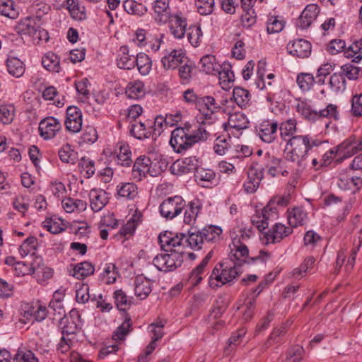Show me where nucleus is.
<instances>
[{
	"instance_id": "nucleus-26",
	"label": "nucleus",
	"mask_w": 362,
	"mask_h": 362,
	"mask_svg": "<svg viewBox=\"0 0 362 362\" xmlns=\"http://www.w3.org/2000/svg\"><path fill=\"white\" fill-rule=\"evenodd\" d=\"M281 159L267 153L264 158L262 165H259L260 168H263V172L267 170V173L272 177H275L279 169L281 167Z\"/></svg>"
},
{
	"instance_id": "nucleus-58",
	"label": "nucleus",
	"mask_w": 362,
	"mask_h": 362,
	"mask_svg": "<svg viewBox=\"0 0 362 362\" xmlns=\"http://www.w3.org/2000/svg\"><path fill=\"white\" fill-rule=\"evenodd\" d=\"M277 209L275 206H272L271 204H268L261 211V217L262 218L263 223L267 225V228L269 226V221H274L277 215Z\"/></svg>"
},
{
	"instance_id": "nucleus-11",
	"label": "nucleus",
	"mask_w": 362,
	"mask_h": 362,
	"mask_svg": "<svg viewBox=\"0 0 362 362\" xmlns=\"http://www.w3.org/2000/svg\"><path fill=\"white\" fill-rule=\"evenodd\" d=\"M60 129L61 124L59 121L53 117H48L43 119L39 124L40 135L45 139L53 138Z\"/></svg>"
},
{
	"instance_id": "nucleus-18",
	"label": "nucleus",
	"mask_w": 362,
	"mask_h": 362,
	"mask_svg": "<svg viewBox=\"0 0 362 362\" xmlns=\"http://www.w3.org/2000/svg\"><path fill=\"white\" fill-rule=\"evenodd\" d=\"M248 124L246 116L242 112H236L229 115L227 124H225L224 126L226 131L233 133V130L239 132L247 129Z\"/></svg>"
},
{
	"instance_id": "nucleus-7",
	"label": "nucleus",
	"mask_w": 362,
	"mask_h": 362,
	"mask_svg": "<svg viewBox=\"0 0 362 362\" xmlns=\"http://www.w3.org/2000/svg\"><path fill=\"white\" fill-rule=\"evenodd\" d=\"M59 327L62 333L64 334H76L81 328V316L76 310H71L68 316H64L59 320Z\"/></svg>"
},
{
	"instance_id": "nucleus-45",
	"label": "nucleus",
	"mask_w": 362,
	"mask_h": 362,
	"mask_svg": "<svg viewBox=\"0 0 362 362\" xmlns=\"http://www.w3.org/2000/svg\"><path fill=\"white\" fill-rule=\"evenodd\" d=\"M215 177V173L209 169L199 168L194 173L196 182L203 187H206V185L211 183Z\"/></svg>"
},
{
	"instance_id": "nucleus-49",
	"label": "nucleus",
	"mask_w": 362,
	"mask_h": 362,
	"mask_svg": "<svg viewBox=\"0 0 362 362\" xmlns=\"http://www.w3.org/2000/svg\"><path fill=\"white\" fill-rule=\"evenodd\" d=\"M329 84L333 91L342 92L346 89V81L343 74L334 73L329 78Z\"/></svg>"
},
{
	"instance_id": "nucleus-57",
	"label": "nucleus",
	"mask_w": 362,
	"mask_h": 362,
	"mask_svg": "<svg viewBox=\"0 0 362 362\" xmlns=\"http://www.w3.org/2000/svg\"><path fill=\"white\" fill-rule=\"evenodd\" d=\"M187 38L191 45L194 47H197L202 37V31L200 26L192 25L189 28L187 33Z\"/></svg>"
},
{
	"instance_id": "nucleus-17",
	"label": "nucleus",
	"mask_w": 362,
	"mask_h": 362,
	"mask_svg": "<svg viewBox=\"0 0 362 362\" xmlns=\"http://www.w3.org/2000/svg\"><path fill=\"white\" fill-rule=\"evenodd\" d=\"M248 180L244 184L245 189L248 193L256 192L261 180L264 177L263 168L251 167L248 170Z\"/></svg>"
},
{
	"instance_id": "nucleus-3",
	"label": "nucleus",
	"mask_w": 362,
	"mask_h": 362,
	"mask_svg": "<svg viewBox=\"0 0 362 362\" xmlns=\"http://www.w3.org/2000/svg\"><path fill=\"white\" fill-rule=\"evenodd\" d=\"M207 137L208 133L202 127H199L192 133H189V129L187 127H177L171 133L170 144L175 151L181 153L192 147L194 144L206 140Z\"/></svg>"
},
{
	"instance_id": "nucleus-29",
	"label": "nucleus",
	"mask_w": 362,
	"mask_h": 362,
	"mask_svg": "<svg viewBox=\"0 0 362 362\" xmlns=\"http://www.w3.org/2000/svg\"><path fill=\"white\" fill-rule=\"evenodd\" d=\"M144 84L141 81L129 82L126 88L125 94L131 99H140L145 95Z\"/></svg>"
},
{
	"instance_id": "nucleus-56",
	"label": "nucleus",
	"mask_w": 362,
	"mask_h": 362,
	"mask_svg": "<svg viewBox=\"0 0 362 362\" xmlns=\"http://www.w3.org/2000/svg\"><path fill=\"white\" fill-rule=\"evenodd\" d=\"M214 0H196L195 5L199 14L206 16L211 14L214 8Z\"/></svg>"
},
{
	"instance_id": "nucleus-33",
	"label": "nucleus",
	"mask_w": 362,
	"mask_h": 362,
	"mask_svg": "<svg viewBox=\"0 0 362 362\" xmlns=\"http://www.w3.org/2000/svg\"><path fill=\"white\" fill-rule=\"evenodd\" d=\"M344 57L350 59L353 58L352 62L358 63L362 59V40L354 41L346 49H344Z\"/></svg>"
},
{
	"instance_id": "nucleus-21",
	"label": "nucleus",
	"mask_w": 362,
	"mask_h": 362,
	"mask_svg": "<svg viewBox=\"0 0 362 362\" xmlns=\"http://www.w3.org/2000/svg\"><path fill=\"white\" fill-rule=\"evenodd\" d=\"M211 257V252H210L201 262V263L197 266L189 274L188 278V283L190 286H197L202 280V275L204 272V269L208 264Z\"/></svg>"
},
{
	"instance_id": "nucleus-62",
	"label": "nucleus",
	"mask_w": 362,
	"mask_h": 362,
	"mask_svg": "<svg viewBox=\"0 0 362 362\" xmlns=\"http://www.w3.org/2000/svg\"><path fill=\"white\" fill-rule=\"evenodd\" d=\"M78 167L81 170L86 171V177H90L95 174V163L88 158L83 157L78 163Z\"/></svg>"
},
{
	"instance_id": "nucleus-23",
	"label": "nucleus",
	"mask_w": 362,
	"mask_h": 362,
	"mask_svg": "<svg viewBox=\"0 0 362 362\" xmlns=\"http://www.w3.org/2000/svg\"><path fill=\"white\" fill-rule=\"evenodd\" d=\"M169 21L170 22V30L173 36L177 39L182 38L186 32V18L176 14L172 16Z\"/></svg>"
},
{
	"instance_id": "nucleus-60",
	"label": "nucleus",
	"mask_w": 362,
	"mask_h": 362,
	"mask_svg": "<svg viewBox=\"0 0 362 362\" xmlns=\"http://www.w3.org/2000/svg\"><path fill=\"white\" fill-rule=\"evenodd\" d=\"M304 349L302 346H295L288 349L286 362H300L303 358Z\"/></svg>"
},
{
	"instance_id": "nucleus-22",
	"label": "nucleus",
	"mask_w": 362,
	"mask_h": 362,
	"mask_svg": "<svg viewBox=\"0 0 362 362\" xmlns=\"http://www.w3.org/2000/svg\"><path fill=\"white\" fill-rule=\"evenodd\" d=\"M134 55H129L127 46H122L117 58V64L119 69L131 70L136 66Z\"/></svg>"
},
{
	"instance_id": "nucleus-5",
	"label": "nucleus",
	"mask_w": 362,
	"mask_h": 362,
	"mask_svg": "<svg viewBox=\"0 0 362 362\" xmlns=\"http://www.w3.org/2000/svg\"><path fill=\"white\" fill-rule=\"evenodd\" d=\"M41 25L42 21L39 16H30L21 20L16 29L21 35H28L32 37L37 43L41 41L47 42L49 40L48 32Z\"/></svg>"
},
{
	"instance_id": "nucleus-53",
	"label": "nucleus",
	"mask_w": 362,
	"mask_h": 362,
	"mask_svg": "<svg viewBox=\"0 0 362 362\" xmlns=\"http://www.w3.org/2000/svg\"><path fill=\"white\" fill-rule=\"evenodd\" d=\"M123 6L124 10L130 14L143 15L147 9L142 4L137 3L134 0H126L124 1Z\"/></svg>"
},
{
	"instance_id": "nucleus-36",
	"label": "nucleus",
	"mask_w": 362,
	"mask_h": 362,
	"mask_svg": "<svg viewBox=\"0 0 362 362\" xmlns=\"http://www.w3.org/2000/svg\"><path fill=\"white\" fill-rule=\"evenodd\" d=\"M117 194L127 199H134L138 195L137 186L133 182L122 183L117 186Z\"/></svg>"
},
{
	"instance_id": "nucleus-43",
	"label": "nucleus",
	"mask_w": 362,
	"mask_h": 362,
	"mask_svg": "<svg viewBox=\"0 0 362 362\" xmlns=\"http://www.w3.org/2000/svg\"><path fill=\"white\" fill-rule=\"evenodd\" d=\"M202 237L206 243H214L219 240L222 228L216 226H206L202 230Z\"/></svg>"
},
{
	"instance_id": "nucleus-64",
	"label": "nucleus",
	"mask_w": 362,
	"mask_h": 362,
	"mask_svg": "<svg viewBox=\"0 0 362 362\" xmlns=\"http://www.w3.org/2000/svg\"><path fill=\"white\" fill-rule=\"evenodd\" d=\"M13 362H38L31 351H18L13 358Z\"/></svg>"
},
{
	"instance_id": "nucleus-37",
	"label": "nucleus",
	"mask_w": 362,
	"mask_h": 362,
	"mask_svg": "<svg viewBox=\"0 0 362 362\" xmlns=\"http://www.w3.org/2000/svg\"><path fill=\"white\" fill-rule=\"evenodd\" d=\"M93 265L88 262L77 264L73 269L72 275L78 279H83L94 273Z\"/></svg>"
},
{
	"instance_id": "nucleus-4",
	"label": "nucleus",
	"mask_w": 362,
	"mask_h": 362,
	"mask_svg": "<svg viewBox=\"0 0 362 362\" xmlns=\"http://www.w3.org/2000/svg\"><path fill=\"white\" fill-rule=\"evenodd\" d=\"M309 140L308 135H298L288 139L285 158L303 169L307 165Z\"/></svg>"
},
{
	"instance_id": "nucleus-8",
	"label": "nucleus",
	"mask_w": 362,
	"mask_h": 362,
	"mask_svg": "<svg viewBox=\"0 0 362 362\" xmlns=\"http://www.w3.org/2000/svg\"><path fill=\"white\" fill-rule=\"evenodd\" d=\"M177 237L181 240L182 249L184 250L187 246H189L194 250H199L202 248V245L205 243L204 237H202V230H197V228L194 227H192L188 230L187 238H186L184 233L177 234Z\"/></svg>"
},
{
	"instance_id": "nucleus-42",
	"label": "nucleus",
	"mask_w": 362,
	"mask_h": 362,
	"mask_svg": "<svg viewBox=\"0 0 362 362\" xmlns=\"http://www.w3.org/2000/svg\"><path fill=\"white\" fill-rule=\"evenodd\" d=\"M67 9L71 17L78 21L86 19L85 8L81 6L78 0H66Z\"/></svg>"
},
{
	"instance_id": "nucleus-2",
	"label": "nucleus",
	"mask_w": 362,
	"mask_h": 362,
	"mask_svg": "<svg viewBox=\"0 0 362 362\" xmlns=\"http://www.w3.org/2000/svg\"><path fill=\"white\" fill-rule=\"evenodd\" d=\"M158 239L161 249L168 253L157 255L153 259V264L159 271L167 272L175 270L183 262L185 250L181 240L177 234L170 231L160 233Z\"/></svg>"
},
{
	"instance_id": "nucleus-44",
	"label": "nucleus",
	"mask_w": 362,
	"mask_h": 362,
	"mask_svg": "<svg viewBox=\"0 0 362 362\" xmlns=\"http://www.w3.org/2000/svg\"><path fill=\"white\" fill-rule=\"evenodd\" d=\"M59 59L53 52H48L42 59V64L45 69L49 71L58 73L60 69Z\"/></svg>"
},
{
	"instance_id": "nucleus-13",
	"label": "nucleus",
	"mask_w": 362,
	"mask_h": 362,
	"mask_svg": "<svg viewBox=\"0 0 362 362\" xmlns=\"http://www.w3.org/2000/svg\"><path fill=\"white\" fill-rule=\"evenodd\" d=\"M293 232L291 227H286L282 223H276L273 228L264 233L266 243H279Z\"/></svg>"
},
{
	"instance_id": "nucleus-47",
	"label": "nucleus",
	"mask_w": 362,
	"mask_h": 362,
	"mask_svg": "<svg viewBox=\"0 0 362 362\" xmlns=\"http://www.w3.org/2000/svg\"><path fill=\"white\" fill-rule=\"evenodd\" d=\"M233 98L240 107H245L250 102V93L247 90L236 87L233 91Z\"/></svg>"
},
{
	"instance_id": "nucleus-41",
	"label": "nucleus",
	"mask_w": 362,
	"mask_h": 362,
	"mask_svg": "<svg viewBox=\"0 0 362 362\" xmlns=\"http://www.w3.org/2000/svg\"><path fill=\"white\" fill-rule=\"evenodd\" d=\"M296 110L307 120L315 121L319 119L318 111L313 110L306 101H300L296 105Z\"/></svg>"
},
{
	"instance_id": "nucleus-20",
	"label": "nucleus",
	"mask_w": 362,
	"mask_h": 362,
	"mask_svg": "<svg viewBox=\"0 0 362 362\" xmlns=\"http://www.w3.org/2000/svg\"><path fill=\"white\" fill-rule=\"evenodd\" d=\"M152 162L147 156L139 157L133 165V174L135 177H146L147 174L154 176V172L151 170Z\"/></svg>"
},
{
	"instance_id": "nucleus-40",
	"label": "nucleus",
	"mask_w": 362,
	"mask_h": 362,
	"mask_svg": "<svg viewBox=\"0 0 362 362\" xmlns=\"http://www.w3.org/2000/svg\"><path fill=\"white\" fill-rule=\"evenodd\" d=\"M6 66L8 73L16 78L22 76L25 72L23 62L16 57L8 58L6 61Z\"/></svg>"
},
{
	"instance_id": "nucleus-6",
	"label": "nucleus",
	"mask_w": 362,
	"mask_h": 362,
	"mask_svg": "<svg viewBox=\"0 0 362 362\" xmlns=\"http://www.w3.org/2000/svg\"><path fill=\"white\" fill-rule=\"evenodd\" d=\"M185 206V201L181 196L168 197L160 204V213L163 217L171 220L178 216Z\"/></svg>"
},
{
	"instance_id": "nucleus-51",
	"label": "nucleus",
	"mask_w": 362,
	"mask_h": 362,
	"mask_svg": "<svg viewBox=\"0 0 362 362\" xmlns=\"http://www.w3.org/2000/svg\"><path fill=\"white\" fill-rule=\"evenodd\" d=\"M60 160L64 163L74 164L77 160V153L71 149L69 144L64 145L59 151Z\"/></svg>"
},
{
	"instance_id": "nucleus-28",
	"label": "nucleus",
	"mask_w": 362,
	"mask_h": 362,
	"mask_svg": "<svg viewBox=\"0 0 362 362\" xmlns=\"http://www.w3.org/2000/svg\"><path fill=\"white\" fill-rule=\"evenodd\" d=\"M202 208V206L198 200L190 202L185 211L184 223L188 225H194Z\"/></svg>"
},
{
	"instance_id": "nucleus-35",
	"label": "nucleus",
	"mask_w": 362,
	"mask_h": 362,
	"mask_svg": "<svg viewBox=\"0 0 362 362\" xmlns=\"http://www.w3.org/2000/svg\"><path fill=\"white\" fill-rule=\"evenodd\" d=\"M151 124V122L148 121L146 122L135 121L131 124L130 133L138 139L148 138L150 136V132L148 131L146 127Z\"/></svg>"
},
{
	"instance_id": "nucleus-1",
	"label": "nucleus",
	"mask_w": 362,
	"mask_h": 362,
	"mask_svg": "<svg viewBox=\"0 0 362 362\" xmlns=\"http://www.w3.org/2000/svg\"><path fill=\"white\" fill-rule=\"evenodd\" d=\"M251 234V230L238 228L233 231L228 255L230 259L218 264L214 268L209 278L210 287L215 288L233 281L242 273L241 262L252 264L259 260L264 263L269 258L270 254L264 250H260L259 255L255 257H248L247 243Z\"/></svg>"
},
{
	"instance_id": "nucleus-39",
	"label": "nucleus",
	"mask_w": 362,
	"mask_h": 362,
	"mask_svg": "<svg viewBox=\"0 0 362 362\" xmlns=\"http://www.w3.org/2000/svg\"><path fill=\"white\" fill-rule=\"evenodd\" d=\"M297 122L294 119H289L282 122L279 126L280 136L283 140L288 142V139L294 136L293 134L296 132Z\"/></svg>"
},
{
	"instance_id": "nucleus-63",
	"label": "nucleus",
	"mask_w": 362,
	"mask_h": 362,
	"mask_svg": "<svg viewBox=\"0 0 362 362\" xmlns=\"http://www.w3.org/2000/svg\"><path fill=\"white\" fill-rule=\"evenodd\" d=\"M351 112L355 117L362 116V93L352 96Z\"/></svg>"
},
{
	"instance_id": "nucleus-32",
	"label": "nucleus",
	"mask_w": 362,
	"mask_h": 362,
	"mask_svg": "<svg viewBox=\"0 0 362 362\" xmlns=\"http://www.w3.org/2000/svg\"><path fill=\"white\" fill-rule=\"evenodd\" d=\"M117 148L119 149L117 156V163L122 166H130L132 163V160L131 158L132 153L129 145L122 141L117 144Z\"/></svg>"
},
{
	"instance_id": "nucleus-54",
	"label": "nucleus",
	"mask_w": 362,
	"mask_h": 362,
	"mask_svg": "<svg viewBox=\"0 0 362 362\" xmlns=\"http://www.w3.org/2000/svg\"><path fill=\"white\" fill-rule=\"evenodd\" d=\"M297 83L303 91L309 90L315 83V78L313 74L308 73H300L297 76Z\"/></svg>"
},
{
	"instance_id": "nucleus-10",
	"label": "nucleus",
	"mask_w": 362,
	"mask_h": 362,
	"mask_svg": "<svg viewBox=\"0 0 362 362\" xmlns=\"http://www.w3.org/2000/svg\"><path fill=\"white\" fill-rule=\"evenodd\" d=\"M219 107L212 96L201 97L197 103V108L203 115L204 120H212L214 113Z\"/></svg>"
},
{
	"instance_id": "nucleus-24",
	"label": "nucleus",
	"mask_w": 362,
	"mask_h": 362,
	"mask_svg": "<svg viewBox=\"0 0 362 362\" xmlns=\"http://www.w3.org/2000/svg\"><path fill=\"white\" fill-rule=\"evenodd\" d=\"M308 219V213L303 207H294L288 211V221L291 227L304 225Z\"/></svg>"
},
{
	"instance_id": "nucleus-16",
	"label": "nucleus",
	"mask_w": 362,
	"mask_h": 362,
	"mask_svg": "<svg viewBox=\"0 0 362 362\" xmlns=\"http://www.w3.org/2000/svg\"><path fill=\"white\" fill-rule=\"evenodd\" d=\"M169 0H156L153 3V9L154 11L153 17L156 21L160 23L168 22L172 15L169 6Z\"/></svg>"
},
{
	"instance_id": "nucleus-38",
	"label": "nucleus",
	"mask_w": 362,
	"mask_h": 362,
	"mask_svg": "<svg viewBox=\"0 0 362 362\" xmlns=\"http://www.w3.org/2000/svg\"><path fill=\"white\" fill-rule=\"evenodd\" d=\"M135 61L139 73L143 76L148 75L152 69V62L150 57L146 54L140 52L137 54Z\"/></svg>"
},
{
	"instance_id": "nucleus-34",
	"label": "nucleus",
	"mask_w": 362,
	"mask_h": 362,
	"mask_svg": "<svg viewBox=\"0 0 362 362\" xmlns=\"http://www.w3.org/2000/svg\"><path fill=\"white\" fill-rule=\"evenodd\" d=\"M62 204L67 213H72L75 211H83L87 207V203L85 201L71 197L63 199Z\"/></svg>"
},
{
	"instance_id": "nucleus-55",
	"label": "nucleus",
	"mask_w": 362,
	"mask_h": 362,
	"mask_svg": "<svg viewBox=\"0 0 362 362\" xmlns=\"http://www.w3.org/2000/svg\"><path fill=\"white\" fill-rule=\"evenodd\" d=\"M230 136H228V138L224 136L217 137L214 144L215 153L220 156L224 155L230 147Z\"/></svg>"
},
{
	"instance_id": "nucleus-50",
	"label": "nucleus",
	"mask_w": 362,
	"mask_h": 362,
	"mask_svg": "<svg viewBox=\"0 0 362 362\" xmlns=\"http://www.w3.org/2000/svg\"><path fill=\"white\" fill-rule=\"evenodd\" d=\"M37 247V240L34 236L25 239L19 247V252L22 257L29 254H34Z\"/></svg>"
},
{
	"instance_id": "nucleus-12",
	"label": "nucleus",
	"mask_w": 362,
	"mask_h": 362,
	"mask_svg": "<svg viewBox=\"0 0 362 362\" xmlns=\"http://www.w3.org/2000/svg\"><path fill=\"white\" fill-rule=\"evenodd\" d=\"M319 13L320 8L317 4H308L298 18L296 26L301 29H307L316 19Z\"/></svg>"
},
{
	"instance_id": "nucleus-30",
	"label": "nucleus",
	"mask_w": 362,
	"mask_h": 362,
	"mask_svg": "<svg viewBox=\"0 0 362 362\" xmlns=\"http://www.w3.org/2000/svg\"><path fill=\"white\" fill-rule=\"evenodd\" d=\"M201 70L207 74L216 75L217 71L220 69L221 65L216 62V57L214 55L206 54L201 59Z\"/></svg>"
},
{
	"instance_id": "nucleus-15",
	"label": "nucleus",
	"mask_w": 362,
	"mask_h": 362,
	"mask_svg": "<svg viewBox=\"0 0 362 362\" xmlns=\"http://www.w3.org/2000/svg\"><path fill=\"white\" fill-rule=\"evenodd\" d=\"M278 123L264 120L259 124L258 134L259 138L265 143L271 144L277 137Z\"/></svg>"
},
{
	"instance_id": "nucleus-48",
	"label": "nucleus",
	"mask_w": 362,
	"mask_h": 362,
	"mask_svg": "<svg viewBox=\"0 0 362 362\" xmlns=\"http://www.w3.org/2000/svg\"><path fill=\"white\" fill-rule=\"evenodd\" d=\"M132 326V319L126 316L124 321L119 325L112 334V339L115 341L123 340L130 332Z\"/></svg>"
},
{
	"instance_id": "nucleus-19",
	"label": "nucleus",
	"mask_w": 362,
	"mask_h": 362,
	"mask_svg": "<svg viewBox=\"0 0 362 362\" xmlns=\"http://www.w3.org/2000/svg\"><path fill=\"white\" fill-rule=\"evenodd\" d=\"M89 199L90 208L95 212L102 210L108 203L107 192L100 189H92L89 192Z\"/></svg>"
},
{
	"instance_id": "nucleus-9",
	"label": "nucleus",
	"mask_w": 362,
	"mask_h": 362,
	"mask_svg": "<svg viewBox=\"0 0 362 362\" xmlns=\"http://www.w3.org/2000/svg\"><path fill=\"white\" fill-rule=\"evenodd\" d=\"M65 126L68 131L73 133L79 132L82 128V112L76 106H69L66 109Z\"/></svg>"
},
{
	"instance_id": "nucleus-25",
	"label": "nucleus",
	"mask_w": 362,
	"mask_h": 362,
	"mask_svg": "<svg viewBox=\"0 0 362 362\" xmlns=\"http://www.w3.org/2000/svg\"><path fill=\"white\" fill-rule=\"evenodd\" d=\"M151 284L149 280L143 276H138L134 280L135 295L141 299L146 298L151 292Z\"/></svg>"
},
{
	"instance_id": "nucleus-14",
	"label": "nucleus",
	"mask_w": 362,
	"mask_h": 362,
	"mask_svg": "<svg viewBox=\"0 0 362 362\" xmlns=\"http://www.w3.org/2000/svg\"><path fill=\"white\" fill-rule=\"evenodd\" d=\"M288 53L299 58L308 57L311 53V44L305 40L298 39L290 42L286 47Z\"/></svg>"
},
{
	"instance_id": "nucleus-46",
	"label": "nucleus",
	"mask_w": 362,
	"mask_h": 362,
	"mask_svg": "<svg viewBox=\"0 0 362 362\" xmlns=\"http://www.w3.org/2000/svg\"><path fill=\"white\" fill-rule=\"evenodd\" d=\"M0 14L8 18L15 19L18 16V11L12 0H0Z\"/></svg>"
},
{
	"instance_id": "nucleus-31",
	"label": "nucleus",
	"mask_w": 362,
	"mask_h": 362,
	"mask_svg": "<svg viewBox=\"0 0 362 362\" xmlns=\"http://www.w3.org/2000/svg\"><path fill=\"white\" fill-rule=\"evenodd\" d=\"M339 149L344 157H351L357 152L362 151V137L355 141L346 140L339 146Z\"/></svg>"
},
{
	"instance_id": "nucleus-61",
	"label": "nucleus",
	"mask_w": 362,
	"mask_h": 362,
	"mask_svg": "<svg viewBox=\"0 0 362 362\" xmlns=\"http://www.w3.org/2000/svg\"><path fill=\"white\" fill-rule=\"evenodd\" d=\"M221 67L216 73L219 76V78L224 82H233L235 75L231 70L230 64L224 63L223 65H221Z\"/></svg>"
},
{
	"instance_id": "nucleus-59",
	"label": "nucleus",
	"mask_w": 362,
	"mask_h": 362,
	"mask_svg": "<svg viewBox=\"0 0 362 362\" xmlns=\"http://www.w3.org/2000/svg\"><path fill=\"white\" fill-rule=\"evenodd\" d=\"M14 107L11 105H0V122L3 124H9L13 121Z\"/></svg>"
},
{
	"instance_id": "nucleus-27",
	"label": "nucleus",
	"mask_w": 362,
	"mask_h": 362,
	"mask_svg": "<svg viewBox=\"0 0 362 362\" xmlns=\"http://www.w3.org/2000/svg\"><path fill=\"white\" fill-rule=\"evenodd\" d=\"M185 54L180 50L173 49L162 58L161 62L165 69H175L183 62Z\"/></svg>"
},
{
	"instance_id": "nucleus-52",
	"label": "nucleus",
	"mask_w": 362,
	"mask_h": 362,
	"mask_svg": "<svg viewBox=\"0 0 362 362\" xmlns=\"http://www.w3.org/2000/svg\"><path fill=\"white\" fill-rule=\"evenodd\" d=\"M285 22L278 16H272L267 22V30L269 34L280 33L284 28Z\"/></svg>"
}]
</instances>
